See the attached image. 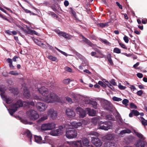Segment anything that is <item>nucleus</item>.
Instances as JSON below:
<instances>
[{
	"instance_id": "nucleus-21",
	"label": "nucleus",
	"mask_w": 147,
	"mask_h": 147,
	"mask_svg": "<svg viewBox=\"0 0 147 147\" xmlns=\"http://www.w3.org/2000/svg\"><path fill=\"white\" fill-rule=\"evenodd\" d=\"M61 34V36L68 40L71 39L73 37L72 36L64 32H63Z\"/></svg>"
},
{
	"instance_id": "nucleus-60",
	"label": "nucleus",
	"mask_w": 147,
	"mask_h": 147,
	"mask_svg": "<svg viewBox=\"0 0 147 147\" xmlns=\"http://www.w3.org/2000/svg\"><path fill=\"white\" fill-rule=\"evenodd\" d=\"M66 100L69 103H71L72 102V100L71 98L67 96L65 97Z\"/></svg>"
},
{
	"instance_id": "nucleus-39",
	"label": "nucleus",
	"mask_w": 147,
	"mask_h": 147,
	"mask_svg": "<svg viewBox=\"0 0 147 147\" xmlns=\"http://www.w3.org/2000/svg\"><path fill=\"white\" fill-rule=\"evenodd\" d=\"M132 113L136 116H137L140 115V113L137 110L134 109L131 110Z\"/></svg>"
},
{
	"instance_id": "nucleus-3",
	"label": "nucleus",
	"mask_w": 147,
	"mask_h": 147,
	"mask_svg": "<svg viewBox=\"0 0 147 147\" xmlns=\"http://www.w3.org/2000/svg\"><path fill=\"white\" fill-rule=\"evenodd\" d=\"M113 127L112 123L110 121L105 122L100 121L98 123V128L100 129L107 130L111 129Z\"/></svg>"
},
{
	"instance_id": "nucleus-22",
	"label": "nucleus",
	"mask_w": 147,
	"mask_h": 147,
	"mask_svg": "<svg viewBox=\"0 0 147 147\" xmlns=\"http://www.w3.org/2000/svg\"><path fill=\"white\" fill-rule=\"evenodd\" d=\"M34 139L35 141L38 143L41 144L45 143V142H43L42 140L41 137L39 136H35Z\"/></svg>"
},
{
	"instance_id": "nucleus-7",
	"label": "nucleus",
	"mask_w": 147,
	"mask_h": 147,
	"mask_svg": "<svg viewBox=\"0 0 147 147\" xmlns=\"http://www.w3.org/2000/svg\"><path fill=\"white\" fill-rule=\"evenodd\" d=\"M47 114L48 115L53 119H55L57 118V112L53 109H50L48 111Z\"/></svg>"
},
{
	"instance_id": "nucleus-56",
	"label": "nucleus",
	"mask_w": 147,
	"mask_h": 147,
	"mask_svg": "<svg viewBox=\"0 0 147 147\" xmlns=\"http://www.w3.org/2000/svg\"><path fill=\"white\" fill-rule=\"evenodd\" d=\"M84 59H83L84 61L82 63V65L83 66H86V65H87L88 64L87 61L86 60H84Z\"/></svg>"
},
{
	"instance_id": "nucleus-34",
	"label": "nucleus",
	"mask_w": 147,
	"mask_h": 147,
	"mask_svg": "<svg viewBox=\"0 0 147 147\" xmlns=\"http://www.w3.org/2000/svg\"><path fill=\"white\" fill-rule=\"evenodd\" d=\"M99 40H100L102 42L104 43L105 44L107 45L110 46L111 45V44L107 40L105 39H102L101 38H100L99 39Z\"/></svg>"
},
{
	"instance_id": "nucleus-63",
	"label": "nucleus",
	"mask_w": 147,
	"mask_h": 147,
	"mask_svg": "<svg viewBox=\"0 0 147 147\" xmlns=\"http://www.w3.org/2000/svg\"><path fill=\"white\" fill-rule=\"evenodd\" d=\"M137 76L139 78H142L143 77V75L142 73H138L137 74Z\"/></svg>"
},
{
	"instance_id": "nucleus-42",
	"label": "nucleus",
	"mask_w": 147,
	"mask_h": 147,
	"mask_svg": "<svg viewBox=\"0 0 147 147\" xmlns=\"http://www.w3.org/2000/svg\"><path fill=\"white\" fill-rule=\"evenodd\" d=\"M95 46L94 47H92L93 49L94 50L96 51L100 55H101L102 57L103 56V55L102 53L97 48H95Z\"/></svg>"
},
{
	"instance_id": "nucleus-13",
	"label": "nucleus",
	"mask_w": 147,
	"mask_h": 147,
	"mask_svg": "<svg viewBox=\"0 0 147 147\" xmlns=\"http://www.w3.org/2000/svg\"><path fill=\"white\" fill-rule=\"evenodd\" d=\"M66 114L69 118L74 117L75 116V112L72 109H67L66 110Z\"/></svg>"
},
{
	"instance_id": "nucleus-27",
	"label": "nucleus",
	"mask_w": 147,
	"mask_h": 147,
	"mask_svg": "<svg viewBox=\"0 0 147 147\" xmlns=\"http://www.w3.org/2000/svg\"><path fill=\"white\" fill-rule=\"evenodd\" d=\"M136 147H144V142L139 141L136 145Z\"/></svg>"
},
{
	"instance_id": "nucleus-15",
	"label": "nucleus",
	"mask_w": 147,
	"mask_h": 147,
	"mask_svg": "<svg viewBox=\"0 0 147 147\" xmlns=\"http://www.w3.org/2000/svg\"><path fill=\"white\" fill-rule=\"evenodd\" d=\"M80 36H81L83 39V41L86 43L88 45L90 46L94 47L95 46V45L92 43L87 38H85L83 35L82 34L80 35Z\"/></svg>"
},
{
	"instance_id": "nucleus-2",
	"label": "nucleus",
	"mask_w": 147,
	"mask_h": 147,
	"mask_svg": "<svg viewBox=\"0 0 147 147\" xmlns=\"http://www.w3.org/2000/svg\"><path fill=\"white\" fill-rule=\"evenodd\" d=\"M64 127L68 129L66 131L65 136L69 139H73L76 137L78 133L76 130L72 129L69 124H66L64 125Z\"/></svg>"
},
{
	"instance_id": "nucleus-18",
	"label": "nucleus",
	"mask_w": 147,
	"mask_h": 147,
	"mask_svg": "<svg viewBox=\"0 0 147 147\" xmlns=\"http://www.w3.org/2000/svg\"><path fill=\"white\" fill-rule=\"evenodd\" d=\"M2 98L7 104H9L12 102L13 100L10 97H7L5 95L2 94Z\"/></svg>"
},
{
	"instance_id": "nucleus-14",
	"label": "nucleus",
	"mask_w": 147,
	"mask_h": 147,
	"mask_svg": "<svg viewBox=\"0 0 147 147\" xmlns=\"http://www.w3.org/2000/svg\"><path fill=\"white\" fill-rule=\"evenodd\" d=\"M86 110L88 112V113L89 116H94L96 115V111L91 109L88 108H86Z\"/></svg>"
},
{
	"instance_id": "nucleus-54",
	"label": "nucleus",
	"mask_w": 147,
	"mask_h": 147,
	"mask_svg": "<svg viewBox=\"0 0 147 147\" xmlns=\"http://www.w3.org/2000/svg\"><path fill=\"white\" fill-rule=\"evenodd\" d=\"M105 82L107 83H106V84L107 86L110 88L112 90H113L114 89V88L110 84L108 81H105Z\"/></svg>"
},
{
	"instance_id": "nucleus-30",
	"label": "nucleus",
	"mask_w": 147,
	"mask_h": 147,
	"mask_svg": "<svg viewBox=\"0 0 147 147\" xmlns=\"http://www.w3.org/2000/svg\"><path fill=\"white\" fill-rule=\"evenodd\" d=\"M142 124L144 126L147 125V120H145L143 117H140V119Z\"/></svg>"
},
{
	"instance_id": "nucleus-8",
	"label": "nucleus",
	"mask_w": 147,
	"mask_h": 147,
	"mask_svg": "<svg viewBox=\"0 0 147 147\" xmlns=\"http://www.w3.org/2000/svg\"><path fill=\"white\" fill-rule=\"evenodd\" d=\"M91 142L96 146L100 147L102 145V142L97 137H93L91 138Z\"/></svg>"
},
{
	"instance_id": "nucleus-53",
	"label": "nucleus",
	"mask_w": 147,
	"mask_h": 147,
	"mask_svg": "<svg viewBox=\"0 0 147 147\" xmlns=\"http://www.w3.org/2000/svg\"><path fill=\"white\" fill-rule=\"evenodd\" d=\"M123 39L125 42L127 43H128L129 41V38L127 36H124Z\"/></svg>"
},
{
	"instance_id": "nucleus-32",
	"label": "nucleus",
	"mask_w": 147,
	"mask_h": 147,
	"mask_svg": "<svg viewBox=\"0 0 147 147\" xmlns=\"http://www.w3.org/2000/svg\"><path fill=\"white\" fill-rule=\"evenodd\" d=\"M111 24V22H108L105 23H100L98 24V25L101 27L103 28L106 26L109 25V24Z\"/></svg>"
},
{
	"instance_id": "nucleus-9",
	"label": "nucleus",
	"mask_w": 147,
	"mask_h": 147,
	"mask_svg": "<svg viewBox=\"0 0 147 147\" xmlns=\"http://www.w3.org/2000/svg\"><path fill=\"white\" fill-rule=\"evenodd\" d=\"M67 143L70 145V147H82L81 141L67 142Z\"/></svg>"
},
{
	"instance_id": "nucleus-55",
	"label": "nucleus",
	"mask_w": 147,
	"mask_h": 147,
	"mask_svg": "<svg viewBox=\"0 0 147 147\" xmlns=\"http://www.w3.org/2000/svg\"><path fill=\"white\" fill-rule=\"evenodd\" d=\"M55 48L58 51H59V52H60V53H62V54H63V55H65V56H67V54L65 53V52H63L61 51V50H60V49H58V48L55 47Z\"/></svg>"
},
{
	"instance_id": "nucleus-43",
	"label": "nucleus",
	"mask_w": 147,
	"mask_h": 147,
	"mask_svg": "<svg viewBox=\"0 0 147 147\" xmlns=\"http://www.w3.org/2000/svg\"><path fill=\"white\" fill-rule=\"evenodd\" d=\"M9 74L12 75L14 76L18 75L19 74V73H18L16 71H11L9 73Z\"/></svg>"
},
{
	"instance_id": "nucleus-5",
	"label": "nucleus",
	"mask_w": 147,
	"mask_h": 147,
	"mask_svg": "<svg viewBox=\"0 0 147 147\" xmlns=\"http://www.w3.org/2000/svg\"><path fill=\"white\" fill-rule=\"evenodd\" d=\"M27 116L31 120H35L38 118L39 115L37 111L30 110L26 113Z\"/></svg>"
},
{
	"instance_id": "nucleus-38",
	"label": "nucleus",
	"mask_w": 147,
	"mask_h": 147,
	"mask_svg": "<svg viewBox=\"0 0 147 147\" xmlns=\"http://www.w3.org/2000/svg\"><path fill=\"white\" fill-rule=\"evenodd\" d=\"M62 129H63V127L61 126L59 127V128L56 130L59 135H60L63 133Z\"/></svg>"
},
{
	"instance_id": "nucleus-64",
	"label": "nucleus",
	"mask_w": 147,
	"mask_h": 147,
	"mask_svg": "<svg viewBox=\"0 0 147 147\" xmlns=\"http://www.w3.org/2000/svg\"><path fill=\"white\" fill-rule=\"evenodd\" d=\"M113 100L114 101H119V98L114 96L113 98Z\"/></svg>"
},
{
	"instance_id": "nucleus-10",
	"label": "nucleus",
	"mask_w": 147,
	"mask_h": 147,
	"mask_svg": "<svg viewBox=\"0 0 147 147\" xmlns=\"http://www.w3.org/2000/svg\"><path fill=\"white\" fill-rule=\"evenodd\" d=\"M76 110L80 117L82 118L85 117L86 115L85 111L82 108L78 107L76 108Z\"/></svg>"
},
{
	"instance_id": "nucleus-20",
	"label": "nucleus",
	"mask_w": 147,
	"mask_h": 147,
	"mask_svg": "<svg viewBox=\"0 0 147 147\" xmlns=\"http://www.w3.org/2000/svg\"><path fill=\"white\" fill-rule=\"evenodd\" d=\"M117 145L114 143L110 142H105L104 144V147H116Z\"/></svg>"
},
{
	"instance_id": "nucleus-37",
	"label": "nucleus",
	"mask_w": 147,
	"mask_h": 147,
	"mask_svg": "<svg viewBox=\"0 0 147 147\" xmlns=\"http://www.w3.org/2000/svg\"><path fill=\"white\" fill-rule=\"evenodd\" d=\"M5 88L4 87H2L1 86H0V91L1 92V93L0 94L1 97H2V94L5 95L4 94V93L5 92Z\"/></svg>"
},
{
	"instance_id": "nucleus-33",
	"label": "nucleus",
	"mask_w": 147,
	"mask_h": 147,
	"mask_svg": "<svg viewBox=\"0 0 147 147\" xmlns=\"http://www.w3.org/2000/svg\"><path fill=\"white\" fill-rule=\"evenodd\" d=\"M48 118V116L47 115H45L42 117L38 121V123H40Z\"/></svg>"
},
{
	"instance_id": "nucleus-25",
	"label": "nucleus",
	"mask_w": 147,
	"mask_h": 147,
	"mask_svg": "<svg viewBox=\"0 0 147 147\" xmlns=\"http://www.w3.org/2000/svg\"><path fill=\"white\" fill-rule=\"evenodd\" d=\"M87 135L94 136L96 137H98L99 135V134L98 133L93 131L88 132Z\"/></svg>"
},
{
	"instance_id": "nucleus-6",
	"label": "nucleus",
	"mask_w": 147,
	"mask_h": 147,
	"mask_svg": "<svg viewBox=\"0 0 147 147\" xmlns=\"http://www.w3.org/2000/svg\"><path fill=\"white\" fill-rule=\"evenodd\" d=\"M55 127V124L54 123H45L42 125L41 129L43 131L50 130L53 129Z\"/></svg>"
},
{
	"instance_id": "nucleus-23",
	"label": "nucleus",
	"mask_w": 147,
	"mask_h": 147,
	"mask_svg": "<svg viewBox=\"0 0 147 147\" xmlns=\"http://www.w3.org/2000/svg\"><path fill=\"white\" fill-rule=\"evenodd\" d=\"M24 135L27 136L28 139L30 140V142H31V139L32 137V135L31 134L30 131L28 130L25 131L24 132Z\"/></svg>"
},
{
	"instance_id": "nucleus-11",
	"label": "nucleus",
	"mask_w": 147,
	"mask_h": 147,
	"mask_svg": "<svg viewBox=\"0 0 147 147\" xmlns=\"http://www.w3.org/2000/svg\"><path fill=\"white\" fill-rule=\"evenodd\" d=\"M104 108L110 111L113 112L115 110V108L112 105L108 102H105L104 105Z\"/></svg>"
},
{
	"instance_id": "nucleus-35",
	"label": "nucleus",
	"mask_w": 147,
	"mask_h": 147,
	"mask_svg": "<svg viewBox=\"0 0 147 147\" xmlns=\"http://www.w3.org/2000/svg\"><path fill=\"white\" fill-rule=\"evenodd\" d=\"M103 81L104 82H105V84H104L102 82L100 81H99L98 82V83L99 85H100L102 87H103L105 88L106 86V85L105 84H106V83H107V82H105V81H106V80H104V81L103 80Z\"/></svg>"
},
{
	"instance_id": "nucleus-41",
	"label": "nucleus",
	"mask_w": 147,
	"mask_h": 147,
	"mask_svg": "<svg viewBox=\"0 0 147 147\" xmlns=\"http://www.w3.org/2000/svg\"><path fill=\"white\" fill-rule=\"evenodd\" d=\"M129 102V100L127 99H124L122 101L123 104L124 105L125 107H127L128 105V103Z\"/></svg>"
},
{
	"instance_id": "nucleus-40",
	"label": "nucleus",
	"mask_w": 147,
	"mask_h": 147,
	"mask_svg": "<svg viewBox=\"0 0 147 147\" xmlns=\"http://www.w3.org/2000/svg\"><path fill=\"white\" fill-rule=\"evenodd\" d=\"M136 135L140 138L141 139H144V137L143 135L139 133L136 131L135 132Z\"/></svg>"
},
{
	"instance_id": "nucleus-24",
	"label": "nucleus",
	"mask_w": 147,
	"mask_h": 147,
	"mask_svg": "<svg viewBox=\"0 0 147 147\" xmlns=\"http://www.w3.org/2000/svg\"><path fill=\"white\" fill-rule=\"evenodd\" d=\"M88 102H86V104H88L91 105L92 107L95 109H97V104L96 101L89 100L88 101Z\"/></svg>"
},
{
	"instance_id": "nucleus-62",
	"label": "nucleus",
	"mask_w": 147,
	"mask_h": 147,
	"mask_svg": "<svg viewBox=\"0 0 147 147\" xmlns=\"http://www.w3.org/2000/svg\"><path fill=\"white\" fill-rule=\"evenodd\" d=\"M143 93V91L142 90H140L139 91H138L137 92V94L138 95L140 96Z\"/></svg>"
},
{
	"instance_id": "nucleus-57",
	"label": "nucleus",
	"mask_w": 147,
	"mask_h": 147,
	"mask_svg": "<svg viewBox=\"0 0 147 147\" xmlns=\"http://www.w3.org/2000/svg\"><path fill=\"white\" fill-rule=\"evenodd\" d=\"M69 12L72 13L73 16H75L76 15L75 12L73 10V9L71 7L69 8Z\"/></svg>"
},
{
	"instance_id": "nucleus-52",
	"label": "nucleus",
	"mask_w": 147,
	"mask_h": 147,
	"mask_svg": "<svg viewBox=\"0 0 147 147\" xmlns=\"http://www.w3.org/2000/svg\"><path fill=\"white\" fill-rule=\"evenodd\" d=\"M130 107L131 109H136L137 108L136 106L133 103H131L130 104Z\"/></svg>"
},
{
	"instance_id": "nucleus-26",
	"label": "nucleus",
	"mask_w": 147,
	"mask_h": 147,
	"mask_svg": "<svg viewBox=\"0 0 147 147\" xmlns=\"http://www.w3.org/2000/svg\"><path fill=\"white\" fill-rule=\"evenodd\" d=\"M82 142L84 146H89V141L86 138H83L82 140Z\"/></svg>"
},
{
	"instance_id": "nucleus-46",
	"label": "nucleus",
	"mask_w": 147,
	"mask_h": 147,
	"mask_svg": "<svg viewBox=\"0 0 147 147\" xmlns=\"http://www.w3.org/2000/svg\"><path fill=\"white\" fill-rule=\"evenodd\" d=\"M11 92H13L15 94H17L18 93V90L17 89H15L14 88H12L11 89Z\"/></svg>"
},
{
	"instance_id": "nucleus-19",
	"label": "nucleus",
	"mask_w": 147,
	"mask_h": 147,
	"mask_svg": "<svg viewBox=\"0 0 147 147\" xmlns=\"http://www.w3.org/2000/svg\"><path fill=\"white\" fill-rule=\"evenodd\" d=\"M115 135L113 134H108L105 136L104 137V138L105 139L109 140H113L114 138Z\"/></svg>"
},
{
	"instance_id": "nucleus-17",
	"label": "nucleus",
	"mask_w": 147,
	"mask_h": 147,
	"mask_svg": "<svg viewBox=\"0 0 147 147\" xmlns=\"http://www.w3.org/2000/svg\"><path fill=\"white\" fill-rule=\"evenodd\" d=\"M24 93L23 94L24 96L27 98H29L30 96V95L29 91L27 89V88L25 87L23 88Z\"/></svg>"
},
{
	"instance_id": "nucleus-59",
	"label": "nucleus",
	"mask_w": 147,
	"mask_h": 147,
	"mask_svg": "<svg viewBox=\"0 0 147 147\" xmlns=\"http://www.w3.org/2000/svg\"><path fill=\"white\" fill-rule=\"evenodd\" d=\"M120 46L123 49H127V47L125 46L124 44L120 42Z\"/></svg>"
},
{
	"instance_id": "nucleus-31",
	"label": "nucleus",
	"mask_w": 147,
	"mask_h": 147,
	"mask_svg": "<svg viewBox=\"0 0 147 147\" xmlns=\"http://www.w3.org/2000/svg\"><path fill=\"white\" fill-rule=\"evenodd\" d=\"M47 58L53 61H58V59L55 57L53 56L52 55H49L47 57Z\"/></svg>"
},
{
	"instance_id": "nucleus-50",
	"label": "nucleus",
	"mask_w": 147,
	"mask_h": 147,
	"mask_svg": "<svg viewBox=\"0 0 147 147\" xmlns=\"http://www.w3.org/2000/svg\"><path fill=\"white\" fill-rule=\"evenodd\" d=\"M110 56L111 55H109L107 56V58L109 62L110 63L111 65H112L113 64V63L112 59L111 58Z\"/></svg>"
},
{
	"instance_id": "nucleus-44",
	"label": "nucleus",
	"mask_w": 147,
	"mask_h": 147,
	"mask_svg": "<svg viewBox=\"0 0 147 147\" xmlns=\"http://www.w3.org/2000/svg\"><path fill=\"white\" fill-rule=\"evenodd\" d=\"M34 98L35 99L42 100L45 102V100L43 97L40 98L37 95L34 96Z\"/></svg>"
},
{
	"instance_id": "nucleus-51",
	"label": "nucleus",
	"mask_w": 147,
	"mask_h": 147,
	"mask_svg": "<svg viewBox=\"0 0 147 147\" xmlns=\"http://www.w3.org/2000/svg\"><path fill=\"white\" fill-rule=\"evenodd\" d=\"M70 82V79L68 78L64 80L63 81V83L65 84H68Z\"/></svg>"
},
{
	"instance_id": "nucleus-48",
	"label": "nucleus",
	"mask_w": 147,
	"mask_h": 147,
	"mask_svg": "<svg viewBox=\"0 0 147 147\" xmlns=\"http://www.w3.org/2000/svg\"><path fill=\"white\" fill-rule=\"evenodd\" d=\"M51 135L53 136H58V133L56 130H53L51 133Z\"/></svg>"
},
{
	"instance_id": "nucleus-1",
	"label": "nucleus",
	"mask_w": 147,
	"mask_h": 147,
	"mask_svg": "<svg viewBox=\"0 0 147 147\" xmlns=\"http://www.w3.org/2000/svg\"><path fill=\"white\" fill-rule=\"evenodd\" d=\"M38 90L43 96L45 102L48 103H53L55 101H58L56 95L53 93H50L48 88L44 86L39 88L37 87Z\"/></svg>"
},
{
	"instance_id": "nucleus-36",
	"label": "nucleus",
	"mask_w": 147,
	"mask_h": 147,
	"mask_svg": "<svg viewBox=\"0 0 147 147\" xmlns=\"http://www.w3.org/2000/svg\"><path fill=\"white\" fill-rule=\"evenodd\" d=\"M23 105L24 103H25L26 104V105H31L32 106H34V102L33 101H26L23 102Z\"/></svg>"
},
{
	"instance_id": "nucleus-45",
	"label": "nucleus",
	"mask_w": 147,
	"mask_h": 147,
	"mask_svg": "<svg viewBox=\"0 0 147 147\" xmlns=\"http://www.w3.org/2000/svg\"><path fill=\"white\" fill-rule=\"evenodd\" d=\"M24 32L26 34H29L32 35V30H30L29 29H27V30H24Z\"/></svg>"
},
{
	"instance_id": "nucleus-4",
	"label": "nucleus",
	"mask_w": 147,
	"mask_h": 147,
	"mask_svg": "<svg viewBox=\"0 0 147 147\" xmlns=\"http://www.w3.org/2000/svg\"><path fill=\"white\" fill-rule=\"evenodd\" d=\"M22 102L21 100H19L16 103L12 104L10 107L11 109L9 110L11 115L12 116L14 113L17 110V109L22 107Z\"/></svg>"
},
{
	"instance_id": "nucleus-49",
	"label": "nucleus",
	"mask_w": 147,
	"mask_h": 147,
	"mask_svg": "<svg viewBox=\"0 0 147 147\" xmlns=\"http://www.w3.org/2000/svg\"><path fill=\"white\" fill-rule=\"evenodd\" d=\"M76 55L79 59H84V57L82 55H80V54L78 53H76Z\"/></svg>"
},
{
	"instance_id": "nucleus-47",
	"label": "nucleus",
	"mask_w": 147,
	"mask_h": 147,
	"mask_svg": "<svg viewBox=\"0 0 147 147\" xmlns=\"http://www.w3.org/2000/svg\"><path fill=\"white\" fill-rule=\"evenodd\" d=\"M106 119L110 120H113V115H109L106 116Z\"/></svg>"
},
{
	"instance_id": "nucleus-58",
	"label": "nucleus",
	"mask_w": 147,
	"mask_h": 147,
	"mask_svg": "<svg viewBox=\"0 0 147 147\" xmlns=\"http://www.w3.org/2000/svg\"><path fill=\"white\" fill-rule=\"evenodd\" d=\"M113 52L117 53H119V49L117 48H115L113 50Z\"/></svg>"
},
{
	"instance_id": "nucleus-12",
	"label": "nucleus",
	"mask_w": 147,
	"mask_h": 147,
	"mask_svg": "<svg viewBox=\"0 0 147 147\" xmlns=\"http://www.w3.org/2000/svg\"><path fill=\"white\" fill-rule=\"evenodd\" d=\"M36 108L40 111H43L46 109V105L44 103L38 102L36 104Z\"/></svg>"
},
{
	"instance_id": "nucleus-16",
	"label": "nucleus",
	"mask_w": 147,
	"mask_h": 147,
	"mask_svg": "<svg viewBox=\"0 0 147 147\" xmlns=\"http://www.w3.org/2000/svg\"><path fill=\"white\" fill-rule=\"evenodd\" d=\"M71 127H72L76 128H78L82 125V123L81 122H76L75 121L71 122L69 124Z\"/></svg>"
},
{
	"instance_id": "nucleus-28",
	"label": "nucleus",
	"mask_w": 147,
	"mask_h": 147,
	"mask_svg": "<svg viewBox=\"0 0 147 147\" xmlns=\"http://www.w3.org/2000/svg\"><path fill=\"white\" fill-rule=\"evenodd\" d=\"M100 119V117H96L93 118L91 119V122L94 124H96Z\"/></svg>"
},
{
	"instance_id": "nucleus-61",
	"label": "nucleus",
	"mask_w": 147,
	"mask_h": 147,
	"mask_svg": "<svg viewBox=\"0 0 147 147\" xmlns=\"http://www.w3.org/2000/svg\"><path fill=\"white\" fill-rule=\"evenodd\" d=\"M65 69L67 71L71 72L72 71L71 69L69 67H66L65 68Z\"/></svg>"
},
{
	"instance_id": "nucleus-29",
	"label": "nucleus",
	"mask_w": 147,
	"mask_h": 147,
	"mask_svg": "<svg viewBox=\"0 0 147 147\" xmlns=\"http://www.w3.org/2000/svg\"><path fill=\"white\" fill-rule=\"evenodd\" d=\"M131 132V131L129 129H126L121 131L120 132V134H129Z\"/></svg>"
}]
</instances>
